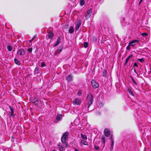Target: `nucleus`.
Masks as SVG:
<instances>
[{"label":"nucleus","instance_id":"obj_47","mask_svg":"<svg viewBox=\"0 0 151 151\" xmlns=\"http://www.w3.org/2000/svg\"><path fill=\"white\" fill-rule=\"evenodd\" d=\"M52 151H56L55 150H52Z\"/></svg>","mask_w":151,"mask_h":151},{"label":"nucleus","instance_id":"obj_21","mask_svg":"<svg viewBox=\"0 0 151 151\" xmlns=\"http://www.w3.org/2000/svg\"><path fill=\"white\" fill-rule=\"evenodd\" d=\"M110 139H111V146L112 147V150L113 149V146L114 145V142L112 136H111V137Z\"/></svg>","mask_w":151,"mask_h":151},{"label":"nucleus","instance_id":"obj_27","mask_svg":"<svg viewBox=\"0 0 151 151\" xmlns=\"http://www.w3.org/2000/svg\"><path fill=\"white\" fill-rule=\"evenodd\" d=\"M32 47H31L28 48L27 50V51L29 53H30L31 52H32Z\"/></svg>","mask_w":151,"mask_h":151},{"label":"nucleus","instance_id":"obj_20","mask_svg":"<svg viewBox=\"0 0 151 151\" xmlns=\"http://www.w3.org/2000/svg\"><path fill=\"white\" fill-rule=\"evenodd\" d=\"M67 80L68 81H70L72 80V77L71 75H69L67 78Z\"/></svg>","mask_w":151,"mask_h":151},{"label":"nucleus","instance_id":"obj_22","mask_svg":"<svg viewBox=\"0 0 151 151\" xmlns=\"http://www.w3.org/2000/svg\"><path fill=\"white\" fill-rule=\"evenodd\" d=\"M7 48L9 51H11L12 49V47L10 45H7Z\"/></svg>","mask_w":151,"mask_h":151},{"label":"nucleus","instance_id":"obj_4","mask_svg":"<svg viewBox=\"0 0 151 151\" xmlns=\"http://www.w3.org/2000/svg\"><path fill=\"white\" fill-rule=\"evenodd\" d=\"M25 54L24 50L22 49H20L17 51V55H18L22 57Z\"/></svg>","mask_w":151,"mask_h":151},{"label":"nucleus","instance_id":"obj_1","mask_svg":"<svg viewBox=\"0 0 151 151\" xmlns=\"http://www.w3.org/2000/svg\"><path fill=\"white\" fill-rule=\"evenodd\" d=\"M93 101V96L92 94H88V96L86 99V101L87 103V106L88 108H89L90 105H91Z\"/></svg>","mask_w":151,"mask_h":151},{"label":"nucleus","instance_id":"obj_24","mask_svg":"<svg viewBox=\"0 0 151 151\" xmlns=\"http://www.w3.org/2000/svg\"><path fill=\"white\" fill-rule=\"evenodd\" d=\"M131 57V55L129 56L127 58V59H126V60H125V64H124L125 65H126L127 64L130 58Z\"/></svg>","mask_w":151,"mask_h":151},{"label":"nucleus","instance_id":"obj_34","mask_svg":"<svg viewBox=\"0 0 151 151\" xmlns=\"http://www.w3.org/2000/svg\"><path fill=\"white\" fill-rule=\"evenodd\" d=\"M39 69L37 67H36L35 69V73L36 74H37L38 73V71Z\"/></svg>","mask_w":151,"mask_h":151},{"label":"nucleus","instance_id":"obj_30","mask_svg":"<svg viewBox=\"0 0 151 151\" xmlns=\"http://www.w3.org/2000/svg\"><path fill=\"white\" fill-rule=\"evenodd\" d=\"M59 148L61 151H62L63 150V147L62 146L59 145Z\"/></svg>","mask_w":151,"mask_h":151},{"label":"nucleus","instance_id":"obj_33","mask_svg":"<svg viewBox=\"0 0 151 151\" xmlns=\"http://www.w3.org/2000/svg\"><path fill=\"white\" fill-rule=\"evenodd\" d=\"M9 107L11 110V113L14 112V109H13V108L11 106H9Z\"/></svg>","mask_w":151,"mask_h":151},{"label":"nucleus","instance_id":"obj_44","mask_svg":"<svg viewBox=\"0 0 151 151\" xmlns=\"http://www.w3.org/2000/svg\"><path fill=\"white\" fill-rule=\"evenodd\" d=\"M79 151V150L76 149V148H75V151Z\"/></svg>","mask_w":151,"mask_h":151},{"label":"nucleus","instance_id":"obj_45","mask_svg":"<svg viewBox=\"0 0 151 151\" xmlns=\"http://www.w3.org/2000/svg\"><path fill=\"white\" fill-rule=\"evenodd\" d=\"M97 114H99V115H100L101 114L99 112H98Z\"/></svg>","mask_w":151,"mask_h":151},{"label":"nucleus","instance_id":"obj_7","mask_svg":"<svg viewBox=\"0 0 151 151\" xmlns=\"http://www.w3.org/2000/svg\"><path fill=\"white\" fill-rule=\"evenodd\" d=\"M92 12V10L91 9H89L87 12L86 15V19H88L91 16Z\"/></svg>","mask_w":151,"mask_h":151},{"label":"nucleus","instance_id":"obj_38","mask_svg":"<svg viewBox=\"0 0 151 151\" xmlns=\"http://www.w3.org/2000/svg\"><path fill=\"white\" fill-rule=\"evenodd\" d=\"M95 148L97 150H99V147L98 146H95Z\"/></svg>","mask_w":151,"mask_h":151},{"label":"nucleus","instance_id":"obj_15","mask_svg":"<svg viewBox=\"0 0 151 151\" xmlns=\"http://www.w3.org/2000/svg\"><path fill=\"white\" fill-rule=\"evenodd\" d=\"M61 41V39L60 37H58L56 42L55 44L54 45L55 46H56L58 45L59 43Z\"/></svg>","mask_w":151,"mask_h":151},{"label":"nucleus","instance_id":"obj_37","mask_svg":"<svg viewBox=\"0 0 151 151\" xmlns=\"http://www.w3.org/2000/svg\"><path fill=\"white\" fill-rule=\"evenodd\" d=\"M138 67V66L137 63H136L135 62L134 63V65H133V67Z\"/></svg>","mask_w":151,"mask_h":151},{"label":"nucleus","instance_id":"obj_39","mask_svg":"<svg viewBox=\"0 0 151 151\" xmlns=\"http://www.w3.org/2000/svg\"><path fill=\"white\" fill-rule=\"evenodd\" d=\"M134 72L137 75V76L138 77L139 76V75L136 72V69L134 68Z\"/></svg>","mask_w":151,"mask_h":151},{"label":"nucleus","instance_id":"obj_11","mask_svg":"<svg viewBox=\"0 0 151 151\" xmlns=\"http://www.w3.org/2000/svg\"><path fill=\"white\" fill-rule=\"evenodd\" d=\"M81 21H78L77 23V24L76 26V31L78 30H79V28L81 25Z\"/></svg>","mask_w":151,"mask_h":151},{"label":"nucleus","instance_id":"obj_14","mask_svg":"<svg viewBox=\"0 0 151 151\" xmlns=\"http://www.w3.org/2000/svg\"><path fill=\"white\" fill-rule=\"evenodd\" d=\"M80 144H81V145H88V142L83 140H81L80 141Z\"/></svg>","mask_w":151,"mask_h":151},{"label":"nucleus","instance_id":"obj_18","mask_svg":"<svg viewBox=\"0 0 151 151\" xmlns=\"http://www.w3.org/2000/svg\"><path fill=\"white\" fill-rule=\"evenodd\" d=\"M81 137L83 139L86 140L87 139V137L85 134H81Z\"/></svg>","mask_w":151,"mask_h":151},{"label":"nucleus","instance_id":"obj_3","mask_svg":"<svg viewBox=\"0 0 151 151\" xmlns=\"http://www.w3.org/2000/svg\"><path fill=\"white\" fill-rule=\"evenodd\" d=\"M81 103V99L80 98H75L73 101V104L74 105H80Z\"/></svg>","mask_w":151,"mask_h":151},{"label":"nucleus","instance_id":"obj_9","mask_svg":"<svg viewBox=\"0 0 151 151\" xmlns=\"http://www.w3.org/2000/svg\"><path fill=\"white\" fill-rule=\"evenodd\" d=\"M104 132L105 135L106 137H108L110 135V132L107 129H105Z\"/></svg>","mask_w":151,"mask_h":151},{"label":"nucleus","instance_id":"obj_16","mask_svg":"<svg viewBox=\"0 0 151 151\" xmlns=\"http://www.w3.org/2000/svg\"><path fill=\"white\" fill-rule=\"evenodd\" d=\"M14 61L15 63L17 65H21L19 61L17 59L15 58L14 59Z\"/></svg>","mask_w":151,"mask_h":151},{"label":"nucleus","instance_id":"obj_25","mask_svg":"<svg viewBox=\"0 0 151 151\" xmlns=\"http://www.w3.org/2000/svg\"><path fill=\"white\" fill-rule=\"evenodd\" d=\"M85 3V1L84 0H81L80 2V4L81 6H83Z\"/></svg>","mask_w":151,"mask_h":151},{"label":"nucleus","instance_id":"obj_46","mask_svg":"<svg viewBox=\"0 0 151 151\" xmlns=\"http://www.w3.org/2000/svg\"><path fill=\"white\" fill-rule=\"evenodd\" d=\"M125 20V19H123V21L124 22Z\"/></svg>","mask_w":151,"mask_h":151},{"label":"nucleus","instance_id":"obj_31","mask_svg":"<svg viewBox=\"0 0 151 151\" xmlns=\"http://www.w3.org/2000/svg\"><path fill=\"white\" fill-rule=\"evenodd\" d=\"M141 35L145 37L147 36L148 35V34L146 33H143L141 34Z\"/></svg>","mask_w":151,"mask_h":151},{"label":"nucleus","instance_id":"obj_28","mask_svg":"<svg viewBox=\"0 0 151 151\" xmlns=\"http://www.w3.org/2000/svg\"><path fill=\"white\" fill-rule=\"evenodd\" d=\"M61 116L60 115H58V116H57L56 117V119L58 120H61Z\"/></svg>","mask_w":151,"mask_h":151},{"label":"nucleus","instance_id":"obj_41","mask_svg":"<svg viewBox=\"0 0 151 151\" xmlns=\"http://www.w3.org/2000/svg\"><path fill=\"white\" fill-rule=\"evenodd\" d=\"M129 46V45L127 47V49L128 50H129V49H130V47H129V46Z\"/></svg>","mask_w":151,"mask_h":151},{"label":"nucleus","instance_id":"obj_35","mask_svg":"<svg viewBox=\"0 0 151 151\" xmlns=\"http://www.w3.org/2000/svg\"><path fill=\"white\" fill-rule=\"evenodd\" d=\"M141 63H142L144 61V60L143 58L138 59H137Z\"/></svg>","mask_w":151,"mask_h":151},{"label":"nucleus","instance_id":"obj_36","mask_svg":"<svg viewBox=\"0 0 151 151\" xmlns=\"http://www.w3.org/2000/svg\"><path fill=\"white\" fill-rule=\"evenodd\" d=\"M40 66L41 67H44L45 66V65L44 62H42L41 63Z\"/></svg>","mask_w":151,"mask_h":151},{"label":"nucleus","instance_id":"obj_43","mask_svg":"<svg viewBox=\"0 0 151 151\" xmlns=\"http://www.w3.org/2000/svg\"><path fill=\"white\" fill-rule=\"evenodd\" d=\"M143 1V0H140V1L139 3V4H140V3H141V2Z\"/></svg>","mask_w":151,"mask_h":151},{"label":"nucleus","instance_id":"obj_23","mask_svg":"<svg viewBox=\"0 0 151 151\" xmlns=\"http://www.w3.org/2000/svg\"><path fill=\"white\" fill-rule=\"evenodd\" d=\"M107 74V71L106 70H104L102 73V76L103 77H106Z\"/></svg>","mask_w":151,"mask_h":151},{"label":"nucleus","instance_id":"obj_40","mask_svg":"<svg viewBox=\"0 0 151 151\" xmlns=\"http://www.w3.org/2000/svg\"><path fill=\"white\" fill-rule=\"evenodd\" d=\"M81 93L80 92H79L77 93V95L78 96H81Z\"/></svg>","mask_w":151,"mask_h":151},{"label":"nucleus","instance_id":"obj_26","mask_svg":"<svg viewBox=\"0 0 151 151\" xmlns=\"http://www.w3.org/2000/svg\"><path fill=\"white\" fill-rule=\"evenodd\" d=\"M132 81L133 83L135 85H137V83L134 80L133 78H131Z\"/></svg>","mask_w":151,"mask_h":151},{"label":"nucleus","instance_id":"obj_19","mask_svg":"<svg viewBox=\"0 0 151 151\" xmlns=\"http://www.w3.org/2000/svg\"><path fill=\"white\" fill-rule=\"evenodd\" d=\"M101 141L103 143L104 146L105 145V137L104 136H102L101 137Z\"/></svg>","mask_w":151,"mask_h":151},{"label":"nucleus","instance_id":"obj_10","mask_svg":"<svg viewBox=\"0 0 151 151\" xmlns=\"http://www.w3.org/2000/svg\"><path fill=\"white\" fill-rule=\"evenodd\" d=\"M62 49L61 48H59L57 49L55 52V55L56 56H58V54L60 53L62 50Z\"/></svg>","mask_w":151,"mask_h":151},{"label":"nucleus","instance_id":"obj_29","mask_svg":"<svg viewBox=\"0 0 151 151\" xmlns=\"http://www.w3.org/2000/svg\"><path fill=\"white\" fill-rule=\"evenodd\" d=\"M84 47L85 48H86L88 46V44L87 42H85L84 43Z\"/></svg>","mask_w":151,"mask_h":151},{"label":"nucleus","instance_id":"obj_12","mask_svg":"<svg viewBox=\"0 0 151 151\" xmlns=\"http://www.w3.org/2000/svg\"><path fill=\"white\" fill-rule=\"evenodd\" d=\"M49 34L48 37L50 39H51L54 36V34L51 31H49L48 32Z\"/></svg>","mask_w":151,"mask_h":151},{"label":"nucleus","instance_id":"obj_17","mask_svg":"<svg viewBox=\"0 0 151 151\" xmlns=\"http://www.w3.org/2000/svg\"><path fill=\"white\" fill-rule=\"evenodd\" d=\"M127 91L131 95L133 96H134L133 92H132V91H131V90L129 88H127Z\"/></svg>","mask_w":151,"mask_h":151},{"label":"nucleus","instance_id":"obj_42","mask_svg":"<svg viewBox=\"0 0 151 151\" xmlns=\"http://www.w3.org/2000/svg\"><path fill=\"white\" fill-rule=\"evenodd\" d=\"M11 116H14V112L11 113Z\"/></svg>","mask_w":151,"mask_h":151},{"label":"nucleus","instance_id":"obj_32","mask_svg":"<svg viewBox=\"0 0 151 151\" xmlns=\"http://www.w3.org/2000/svg\"><path fill=\"white\" fill-rule=\"evenodd\" d=\"M36 37V36H34L33 37L31 40H29V41L30 42H31Z\"/></svg>","mask_w":151,"mask_h":151},{"label":"nucleus","instance_id":"obj_6","mask_svg":"<svg viewBox=\"0 0 151 151\" xmlns=\"http://www.w3.org/2000/svg\"><path fill=\"white\" fill-rule=\"evenodd\" d=\"M32 102L35 105H37L38 104L39 99L36 97L32 98L31 99Z\"/></svg>","mask_w":151,"mask_h":151},{"label":"nucleus","instance_id":"obj_13","mask_svg":"<svg viewBox=\"0 0 151 151\" xmlns=\"http://www.w3.org/2000/svg\"><path fill=\"white\" fill-rule=\"evenodd\" d=\"M74 32V29L73 27H70L69 28L68 32L70 34H73Z\"/></svg>","mask_w":151,"mask_h":151},{"label":"nucleus","instance_id":"obj_8","mask_svg":"<svg viewBox=\"0 0 151 151\" xmlns=\"http://www.w3.org/2000/svg\"><path fill=\"white\" fill-rule=\"evenodd\" d=\"M139 42V40H134L129 43V46L134 47L135 46L136 43H138Z\"/></svg>","mask_w":151,"mask_h":151},{"label":"nucleus","instance_id":"obj_5","mask_svg":"<svg viewBox=\"0 0 151 151\" xmlns=\"http://www.w3.org/2000/svg\"><path fill=\"white\" fill-rule=\"evenodd\" d=\"M91 83L93 88L96 89L98 88L99 86V84L93 79L91 81Z\"/></svg>","mask_w":151,"mask_h":151},{"label":"nucleus","instance_id":"obj_2","mask_svg":"<svg viewBox=\"0 0 151 151\" xmlns=\"http://www.w3.org/2000/svg\"><path fill=\"white\" fill-rule=\"evenodd\" d=\"M68 134L69 132H65L63 134L61 138L62 142L65 145L66 147H68V144L66 142V138L68 136Z\"/></svg>","mask_w":151,"mask_h":151}]
</instances>
